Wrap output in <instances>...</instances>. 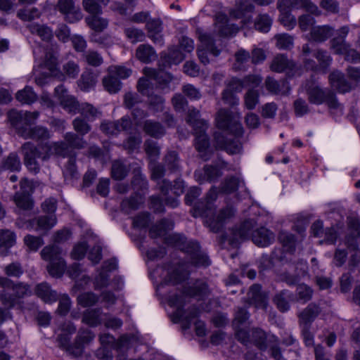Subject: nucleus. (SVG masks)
Instances as JSON below:
<instances>
[{
  "mask_svg": "<svg viewBox=\"0 0 360 360\" xmlns=\"http://www.w3.org/2000/svg\"><path fill=\"white\" fill-rule=\"evenodd\" d=\"M217 124L221 132L214 134V139L219 148L231 154L239 153L242 150V143L239 138L243 134L242 124L233 119L229 110L221 109L217 117Z\"/></svg>",
  "mask_w": 360,
  "mask_h": 360,
  "instance_id": "obj_1",
  "label": "nucleus"
},
{
  "mask_svg": "<svg viewBox=\"0 0 360 360\" xmlns=\"http://www.w3.org/2000/svg\"><path fill=\"white\" fill-rule=\"evenodd\" d=\"M217 190L215 187H212L207 193L205 202H198L194 207L195 217L200 216L205 218V221L208 224L211 231L215 233L220 231L226 219L231 218L234 210L232 207H226L219 211L216 214L214 202L217 198Z\"/></svg>",
  "mask_w": 360,
  "mask_h": 360,
  "instance_id": "obj_2",
  "label": "nucleus"
},
{
  "mask_svg": "<svg viewBox=\"0 0 360 360\" xmlns=\"http://www.w3.org/2000/svg\"><path fill=\"white\" fill-rule=\"evenodd\" d=\"M76 330L77 328L73 323L65 322L61 326V333L58 336L59 347L74 357L81 356L85 345L90 343L95 338V334L91 330L80 328L74 342H71V335Z\"/></svg>",
  "mask_w": 360,
  "mask_h": 360,
  "instance_id": "obj_3",
  "label": "nucleus"
},
{
  "mask_svg": "<svg viewBox=\"0 0 360 360\" xmlns=\"http://www.w3.org/2000/svg\"><path fill=\"white\" fill-rule=\"evenodd\" d=\"M257 223L254 219H248L243 221L238 226L231 230V236L225 240L233 246L237 245L240 240L251 237L253 243L257 246L266 247L274 240V233L269 230L261 227L255 230Z\"/></svg>",
  "mask_w": 360,
  "mask_h": 360,
  "instance_id": "obj_4",
  "label": "nucleus"
},
{
  "mask_svg": "<svg viewBox=\"0 0 360 360\" xmlns=\"http://www.w3.org/2000/svg\"><path fill=\"white\" fill-rule=\"evenodd\" d=\"M211 294V290L207 283L203 280L197 279L191 285L184 286L179 295L175 294L169 296V304L176 307L175 315L178 319L182 317L184 311L182 307L185 306L188 298H197L203 300Z\"/></svg>",
  "mask_w": 360,
  "mask_h": 360,
  "instance_id": "obj_5",
  "label": "nucleus"
},
{
  "mask_svg": "<svg viewBox=\"0 0 360 360\" xmlns=\"http://www.w3.org/2000/svg\"><path fill=\"white\" fill-rule=\"evenodd\" d=\"M24 164L32 172L37 174L40 170V165L37 158L43 161L48 160L54 154L51 143H45L37 147L31 142H26L21 146Z\"/></svg>",
  "mask_w": 360,
  "mask_h": 360,
  "instance_id": "obj_6",
  "label": "nucleus"
},
{
  "mask_svg": "<svg viewBox=\"0 0 360 360\" xmlns=\"http://www.w3.org/2000/svg\"><path fill=\"white\" fill-rule=\"evenodd\" d=\"M61 252L60 248L54 244L45 246L40 252L41 258L49 262L47 271L53 277H61L65 272L66 264Z\"/></svg>",
  "mask_w": 360,
  "mask_h": 360,
  "instance_id": "obj_7",
  "label": "nucleus"
},
{
  "mask_svg": "<svg viewBox=\"0 0 360 360\" xmlns=\"http://www.w3.org/2000/svg\"><path fill=\"white\" fill-rule=\"evenodd\" d=\"M308 100L311 103L321 105L326 103L330 109L342 111V105L338 101L335 93L328 89H322L314 84H307Z\"/></svg>",
  "mask_w": 360,
  "mask_h": 360,
  "instance_id": "obj_8",
  "label": "nucleus"
},
{
  "mask_svg": "<svg viewBox=\"0 0 360 360\" xmlns=\"http://www.w3.org/2000/svg\"><path fill=\"white\" fill-rule=\"evenodd\" d=\"M63 139L62 141L51 143L54 154L63 158L73 155V150L83 149L87 145L82 136L74 132L65 133Z\"/></svg>",
  "mask_w": 360,
  "mask_h": 360,
  "instance_id": "obj_9",
  "label": "nucleus"
},
{
  "mask_svg": "<svg viewBox=\"0 0 360 360\" xmlns=\"http://www.w3.org/2000/svg\"><path fill=\"white\" fill-rule=\"evenodd\" d=\"M158 185L163 195L167 196L169 191H172L174 193L175 197L166 198L165 202L172 208L176 207L179 205V200L177 198L184 192V181L181 179H176L172 185L169 180L162 179L160 182H158Z\"/></svg>",
  "mask_w": 360,
  "mask_h": 360,
  "instance_id": "obj_10",
  "label": "nucleus"
},
{
  "mask_svg": "<svg viewBox=\"0 0 360 360\" xmlns=\"http://www.w3.org/2000/svg\"><path fill=\"white\" fill-rule=\"evenodd\" d=\"M56 9L63 15L65 20L70 23L78 22L82 18V11L75 6L73 0H58Z\"/></svg>",
  "mask_w": 360,
  "mask_h": 360,
  "instance_id": "obj_11",
  "label": "nucleus"
},
{
  "mask_svg": "<svg viewBox=\"0 0 360 360\" xmlns=\"http://www.w3.org/2000/svg\"><path fill=\"white\" fill-rule=\"evenodd\" d=\"M199 40L204 49H199L198 50V56L200 62L205 65L209 63L207 51L210 52L214 56H218L220 53V50L215 46L214 35L212 33H200Z\"/></svg>",
  "mask_w": 360,
  "mask_h": 360,
  "instance_id": "obj_12",
  "label": "nucleus"
},
{
  "mask_svg": "<svg viewBox=\"0 0 360 360\" xmlns=\"http://www.w3.org/2000/svg\"><path fill=\"white\" fill-rule=\"evenodd\" d=\"M145 77H141L137 83V90L142 95H149L157 83L161 82L162 75L160 72L154 69L145 68L143 70Z\"/></svg>",
  "mask_w": 360,
  "mask_h": 360,
  "instance_id": "obj_13",
  "label": "nucleus"
},
{
  "mask_svg": "<svg viewBox=\"0 0 360 360\" xmlns=\"http://www.w3.org/2000/svg\"><path fill=\"white\" fill-rule=\"evenodd\" d=\"M185 253L188 255L190 264L195 267L205 268L211 264L209 257L200 250V247L197 242H191Z\"/></svg>",
  "mask_w": 360,
  "mask_h": 360,
  "instance_id": "obj_14",
  "label": "nucleus"
},
{
  "mask_svg": "<svg viewBox=\"0 0 360 360\" xmlns=\"http://www.w3.org/2000/svg\"><path fill=\"white\" fill-rule=\"evenodd\" d=\"M12 124L18 128V134L24 139H31L39 141H44L51 138L50 131L44 127L36 126L34 127H18L17 122L14 120H12Z\"/></svg>",
  "mask_w": 360,
  "mask_h": 360,
  "instance_id": "obj_15",
  "label": "nucleus"
},
{
  "mask_svg": "<svg viewBox=\"0 0 360 360\" xmlns=\"http://www.w3.org/2000/svg\"><path fill=\"white\" fill-rule=\"evenodd\" d=\"M164 268L167 271V275L164 280L165 283H172L173 285L179 283L184 281L188 275L185 264L180 262L172 263L165 266Z\"/></svg>",
  "mask_w": 360,
  "mask_h": 360,
  "instance_id": "obj_16",
  "label": "nucleus"
},
{
  "mask_svg": "<svg viewBox=\"0 0 360 360\" xmlns=\"http://www.w3.org/2000/svg\"><path fill=\"white\" fill-rule=\"evenodd\" d=\"M55 94L58 96L63 108L69 113L78 112L81 104L76 98L68 94V90L63 85H59L55 88Z\"/></svg>",
  "mask_w": 360,
  "mask_h": 360,
  "instance_id": "obj_17",
  "label": "nucleus"
},
{
  "mask_svg": "<svg viewBox=\"0 0 360 360\" xmlns=\"http://www.w3.org/2000/svg\"><path fill=\"white\" fill-rule=\"evenodd\" d=\"M276 342L274 335L267 334L264 330L259 328H254L251 330V343H253L261 351H265L268 348V344Z\"/></svg>",
  "mask_w": 360,
  "mask_h": 360,
  "instance_id": "obj_18",
  "label": "nucleus"
},
{
  "mask_svg": "<svg viewBox=\"0 0 360 360\" xmlns=\"http://www.w3.org/2000/svg\"><path fill=\"white\" fill-rule=\"evenodd\" d=\"M131 122L129 118L123 117L117 121H104L101 124V130L106 134L114 135L122 131L131 128Z\"/></svg>",
  "mask_w": 360,
  "mask_h": 360,
  "instance_id": "obj_19",
  "label": "nucleus"
},
{
  "mask_svg": "<svg viewBox=\"0 0 360 360\" xmlns=\"http://www.w3.org/2000/svg\"><path fill=\"white\" fill-rule=\"evenodd\" d=\"M57 223L55 214L41 215L33 218L28 221L30 228L37 231H48L51 229Z\"/></svg>",
  "mask_w": 360,
  "mask_h": 360,
  "instance_id": "obj_20",
  "label": "nucleus"
},
{
  "mask_svg": "<svg viewBox=\"0 0 360 360\" xmlns=\"http://www.w3.org/2000/svg\"><path fill=\"white\" fill-rule=\"evenodd\" d=\"M248 300L249 304L255 305L256 308L266 309L267 305V298L262 291L260 285L254 284L248 292Z\"/></svg>",
  "mask_w": 360,
  "mask_h": 360,
  "instance_id": "obj_21",
  "label": "nucleus"
},
{
  "mask_svg": "<svg viewBox=\"0 0 360 360\" xmlns=\"http://www.w3.org/2000/svg\"><path fill=\"white\" fill-rule=\"evenodd\" d=\"M0 286L4 288L12 289L18 299L31 294L30 285L23 283H14L12 280L6 277H0Z\"/></svg>",
  "mask_w": 360,
  "mask_h": 360,
  "instance_id": "obj_22",
  "label": "nucleus"
},
{
  "mask_svg": "<svg viewBox=\"0 0 360 360\" xmlns=\"http://www.w3.org/2000/svg\"><path fill=\"white\" fill-rule=\"evenodd\" d=\"M216 29L220 37H227L236 34L238 32V27L229 24L226 15L219 14L216 16Z\"/></svg>",
  "mask_w": 360,
  "mask_h": 360,
  "instance_id": "obj_23",
  "label": "nucleus"
},
{
  "mask_svg": "<svg viewBox=\"0 0 360 360\" xmlns=\"http://www.w3.org/2000/svg\"><path fill=\"white\" fill-rule=\"evenodd\" d=\"M98 73L92 69L86 68L77 80V86L82 91H89L95 87L98 82Z\"/></svg>",
  "mask_w": 360,
  "mask_h": 360,
  "instance_id": "obj_24",
  "label": "nucleus"
},
{
  "mask_svg": "<svg viewBox=\"0 0 360 360\" xmlns=\"http://www.w3.org/2000/svg\"><path fill=\"white\" fill-rule=\"evenodd\" d=\"M331 86L340 93H346L351 90L352 86L348 82L343 73L338 70L333 71L328 77Z\"/></svg>",
  "mask_w": 360,
  "mask_h": 360,
  "instance_id": "obj_25",
  "label": "nucleus"
},
{
  "mask_svg": "<svg viewBox=\"0 0 360 360\" xmlns=\"http://www.w3.org/2000/svg\"><path fill=\"white\" fill-rule=\"evenodd\" d=\"M221 175V171L212 165H205L202 170H197L194 173L196 180L201 184L205 181H215Z\"/></svg>",
  "mask_w": 360,
  "mask_h": 360,
  "instance_id": "obj_26",
  "label": "nucleus"
},
{
  "mask_svg": "<svg viewBox=\"0 0 360 360\" xmlns=\"http://www.w3.org/2000/svg\"><path fill=\"white\" fill-rule=\"evenodd\" d=\"M34 291L37 296L46 303H53L58 299L57 292L46 282L37 284Z\"/></svg>",
  "mask_w": 360,
  "mask_h": 360,
  "instance_id": "obj_27",
  "label": "nucleus"
},
{
  "mask_svg": "<svg viewBox=\"0 0 360 360\" xmlns=\"http://www.w3.org/2000/svg\"><path fill=\"white\" fill-rule=\"evenodd\" d=\"M321 312L319 305L311 303L300 314V323L302 326L310 327L311 323L315 320Z\"/></svg>",
  "mask_w": 360,
  "mask_h": 360,
  "instance_id": "obj_28",
  "label": "nucleus"
},
{
  "mask_svg": "<svg viewBox=\"0 0 360 360\" xmlns=\"http://www.w3.org/2000/svg\"><path fill=\"white\" fill-rule=\"evenodd\" d=\"M349 227L351 231L346 239L347 248L352 251L359 250L357 239L360 237V223L356 219H352Z\"/></svg>",
  "mask_w": 360,
  "mask_h": 360,
  "instance_id": "obj_29",
  "label": "nucleus"
},
{
  "mask_svg": "<svg viewBox=\"0 0 360 360\" xmlns=\"http://www.w3.org/2000/svg\"><path fill=\"white\" fill-rule=\"evenodd\" d=\"M103 311L101 308L86 309L82 314V323L90 327H96L103 323Z\"/></svg>",
  "mask_w": 360,
  "mask_h": 360,
  "instance_id": "obj_30",
  "label": "nucleus"
},
{
  "mask_svg": "<svg viewBox=\"0 0 360 360\" xmlns=\"http://www.w3.org/2000/svg\"><path fill=\"white\" fill-rule=\"evenodd\" d=\"M143 130L147 135L155 139H160L166 133L165 128L160 122L152 120L143 122Z\"/></svg>",
  "mask_w": 360,
  "mask_h": 360,
  "instance_id": "obj_31",
  "label": "nucleus"
},
{
  "mask_svg": "<svg viewBox=\"0 0 360 360\" xmlns=\"http://www.w3.org/2000/svg\"><path fill=\"white\" fill-rule=\"evenodd\" d=\"M295 67V63L289 60L284 54H279L275 56L271 64V70L276 72H282L287 70H292Z\"/></svg>",
  "mask_w": 360,
  "mask_h": 360,
  "instance_id": "obj_32",
  "label": "nucleus"
},
{
  "mask_svg": "<svg viewBox=\"0 0 360 360\" xmlns=\"http://www.w3.org/2000/svg\"><path fill=\"white\" fill-rule=\"evenodd\" d=\"M294 300V295L291 292L283 290L274 296V302L281 312H285L290 309V302Z\"/></svg>",
  "mask_w": 360,
  "mask_h": 360,
  "instance_id": "obj_33",
  "label": "nucleus"
},
{
  "mask_svg": "<svg viewBox=\"0 0 360 360\" xmlns=\"http://www.w3.org/2000/svg\"><path fill=\"white\" fill-rule=\"evenodd\" d=\"M27 27L32 34L39 36L43 41H49L53 37L52 29L46 25L32 23Z\"/></svg>",
  "mask_w": 360,
  "mask_h": 360,
  "instance_id": "obj_34",
  "label": "nucleus"
},
{
  "mask_svg": "<svg viewBox=\"0 0 360 360\" xmlns=\"http://www.w3.org/2000/svg\"><path fill=\"white\" fill-rule=\"evenodd\" d=\"M136 58L144 63H149L157 58L154 49L149 44H141L136 51Z\"/></svg>",
  "mask_w": 360,
  "mask_h": 360,
  "instance_id": "obj_35",
  "label": "nucleus"
},
{
  "mask_svg": "<svg viewBox=\"0 0 360 360\" xmlns=\"http://www.w3.org/2000/svg\"><path fill=\"white\" fill-rule=\"evenodd\" d=\"M165 243L172 245L186 252L187 247L191 241H187L184 236L179 233L169 234L165 237Z\"/></svg>",
  "mask_w": 360,
  "mask_h": 360,
  "instance_id": "obj_36",
  "label": "nucleus"
},
{
  "mask_svg": "<svg viewBox=\"0 0 360 360\" xmlns=\"http://www.w3.org/2000/svg\"><path fill=\"white\" fill-rule=\"evenodd\" d=\"M333 34V28L328 25L313 27L311 29V39L316 42H323Z\"/></svg>",
  "mask_w": 360,
  "mask_h": 360,
  "instance_id": "obj_37",
  "label": "nucleus"
},
{
  "mask_svg": "<svg viewBox=\"0 0 360 360\" xmlns=\"http://www.w3.org/2000/svg\"><path fill=\"white\" fill-rule=\"evenodd\" d=\"M21 167V163L19 157L15 153H11L8 156L1 160L0 165V172L4 171L16 172Z\"/></svg>",
  "mask_w": 360,
  "mask_h": 360,
  "instance_id": "obj_38",
  "label": "nucleus"
},
{
  "mask_svg": "<svg viewBox=\"0 0 360 360\" xmlns=\"http://www.w3.org/2000/svg\"><path fill=\"white\" fill-rule=\"evenodd\" d=\"M265 86L270 93L274 94H283L285 90H288V83L286 80L278 82L271 77H266Z\"/></svg>",
  "mask_w": 360,
  "mask_h": 360,
  "instance_id": "obj_39",
  "label": "nucleus"
},
{
  "mask_svg": "<svg viewBox=\"0 0 360 360\" xmlns=\"http://www.w3.org/2000/svg\"><path fill=\"white\" fill-rule=\"evenodd\" d=\"M37 94L30 86H26L23 89L19 90L15 94L17 101L22 104H32L37 100Z\"/></svg>",
  "mask_w": 360,
  "mask_h": 360,
  "instance_id": "obj_40",
  "label": "nucleus"
},
{
  "mask_svg": "<svg viewBox=\"0 0 360 360\" xmlns=\"http://www.w3.org/2000/svg\"><path fill=\"white\" fill-rule=\"evenodd\" d=\"M76 153L68 156V160L64 166L63 169V176L66 180H71L79 177V173L76 166Z\"/></svg>",
  "mask_w": 360,
  "mask_h": 360,
  "instance_id": "obj_41",
  "label": "nucleus"
},
{
  "mask_svg": "<svg viewBox=\"0 0 360 360\" xmlns=\"http://www.w3.org/2000/svg\"><path fill=\"white\" fill-rule=\"evenodd\" d=\"M171 226V221L167 219H162L156 224L151 226L149 230V235L152 238H157L166 235L167 230Z\"/></svg>",
  "mask_w": 360,
  "mask_h": 360,
  "instance_id": "obj_42",
  "label": "nucleus"
},
{
  "mask_svg": "<svg viewBox=\"0 0 360 360\" xmlns=\"http://www.w3.org/2000/svg\"><path fill=\"white\" fill-rule=\"evenodd\" d=\"M186 121L195 131L198 129L202 131L207 128V122L205 120L200 119V112L198 110H189Z\"/></svg>",
  "mask_w": 360,
  "mask_h": 360,
  "instance_id": "obj_43",
  "label": "nucleus"
},
{
  "mask_svg": "<svg viewBox=\"0 0 360 360\" xmlns=\"http://www.w3.org/2000/svg\"><path fill=\"white\" fill-rule=\"evenodd\" d=\"M129 172V166L122 161L115 160L112 162L111 175L115 180H122L124 179L127 176Z\"/></svg>",
  "mask_w": 360,
  "mask_h": 360,
  "instance_id": "obj_44",
  "label": "nucleus"
},
{
  "mask_svg": "<svg viewBox=\"0 0 360 360\" xmlns=\"http://www.w3.org/2000/svg\"><path fill=\"white\" fill-rule=\"evenodd\" d=\"M272 22L273 19L268 14L261 13L256 17L254 26L257 31L266 33L270 30Z\"/></svg>",
  "mask_w": 360,
  "mask_h": 360,
  "instance_id": "obj_45",
  "label": "nucleus"
},
{
  "mask_svg": "<svg viewBox=\"0 0 360 360\" xmlns=\"http://www.w3.org/2000/svg\"><path fill=\"white\" fill-rule=\"evenodd\" d=\"M88 26L96 32H101L108 25V20L101 18L98 15H94L86 18Z\"/></svg>",
  "mask_w": 360,
  "mask_h": 360,
  "instance_id": "obj_46",
  "label": "nucleus"
},
{
  "mask_svg": "<svg viewBox=\"0 0 360 360\" xmlns=\"http://www.w3.org/2000/svg\"><path fill=\"white\" fill-rule=\"evenodd\" d=\"M278 238L285 251L291 253L295 250L296 239L293 234L285 231H281Z\"/></svg>",
  "mask_w": 360,
  "mask_h": 360,
  "instance_id": "obj_47",
  "label": "nucleus"
},
{
  "mask_svg": "<svg viewBox=\"0 0 360 360\" xmlns=\"http://www.w3.org/2000/svg\"><path fill=\"white\" fill-rule=\"evenodd\" d=\"M78 112L83 118L89 122L94 121L101 114L97 108L88 103H82Z\"/></svg>",
  "mask_w": 360,
  "mask_h": 360,
  "instance_id": "obj_48",
  "label": "nucleus"
},
{
  "mask_svg": "<svg viewBox=\"0 0 360 360\" xmlns=\"http://www.w3.org/2000/svg\"><path fill=\"white\" fill-rule=\"evenodd\" d=\"M164 163L172 172L180 170V159L176 151H168L164 158Z\"/></svg>",
  "mask_w": 360,
  "mask_h": 360,
  "instance_id": "obj_49",
  "label": "nucleus"
},
{
  "mask_svg": "<svg viewBox=\"0 0 360 360\" xmlns=\"http://www.w3.org/2000/svg\"><path fill=\"white\" fill-rule=\"evenodd\" d=\"M143 202V198L139 193H134L129 198L122 200L121 207L126 212L137 210L141 204Z\"/></svg>",
  "mask_w": 360,
  "mask_h": 360,
  "instance_id": "obj_50",
  "label": "nucleus"
},
{
  "mask_svg": "<svg viewBox=\"0 0 360 360\" xmlns=\"http://www.w3.org/2000/svg\"><path fill=\"white\" fill-rule=\"evenodd\" d=\"M105 89L110 94H116L121 89V82L116 77L110 73L103 79Z\"/></svg>",
  "mask_w": 360,
  "mask_h": 360,
  "instance_id": "obj_51",
  "label": "nucleus"
},
{
  "mask_svg": "<svg viewBox=\"0 0 360 360\" xmlns=\"http://www.w3.org/2000/svg\"><path fill=\"white\" fill-rule=\"evenodd\" d=\"M313 56L319 61L320 70H322L323 73H326L332 61L330 56L326 51L322 49L315 51Z\"/></svg>",
  "mask_w": 360,
  "mask_h": 360,
  "instance_id": "obj_52",
  "label": "nucleus"
},
{
  "mask_svg": "<svg viewBox=\"0 0 360 360\" xmlns=\"http://www.w3.org/2000/svg\"><path fill=\"white\" fill-rule=\"evenodd\" d=\"M84 60L89 65L93 67H98L103 63V58L101 55L96 51L88 50L83 53L82 55Z\"/></svg>",
  "mask_w": 360,
  "mask_h": 360,
  "instance_id": "obj_53",
  "label": "nucleus"
},
{
  "mask_svg": "<svg viewBox=\"0 0 360 360\" xmlns=\"http://www.w3.org/2000/svg\"><path fill=\"white\" fill-rule=\"evenodd\" d=\"M88 122L82 116L77 117L73 120L72 127L77 134L84 136L91 130V127Z\"/></svg>",
  "mask_w": 360,
  "mask_h": 360,
  "instance_id": "obj_54",
  "label": "nucleus"
},
{
  "mask_svg": "<svg viewBox=\"0 0 360 360\" xmlns=\"http://www.w3.org/2000/svg\"><path fill=\"white\" fill-rule=\"evenodd\" d=\"M205 129L195 131V148L200 153H205L209 147L210 142L207 136L205 133Z\"/></svg>",
  "mask_w": 360,
  "mask_h": 360,
  "instance_id": "obj_55",
  "label": "nucleus"
},
{
  "mask_svg": "<svg viewBox=\"0 0 360 360\" xmlns=\"http://www.w3.org/2000/svg\"><path fill=\"white\" fill-rule=\"evenodd\" d=\"M80 71L79 65L73 60H69L63 65L62 73L63 77L75 79Z\"/></svg>",
  "mask_w": 360,
  "mask_h": 360,
  "instance_id": "obj_56",
  "label": "nucleus"
},
{
  "mask_svg": "<svg viewBox=\"0 0 360 360\" xmlns=\"http://www.w3.org/2000/svg\"><path fill=\"white\" fill-rule=\"evenodd\" d=\"M124 32L127 39L134 44L139 41H143L146 38V35L143 31L134 27H126L124 30Z\"/></svg>",
  "mask_w": 360,
  "mask_h": 360,
  "instance_id": "obj_57",
  "label": "nucleus"
},
{
  "mask_svg": "<svg viewBox=\"0 0 360 360\" xmlns=\"http://www.w3.org/2000/svg\"><path fill=\"white\" fill-rule=\"evenodd\" d=\"M99 300V297L92 292L80 294L77 297V302L83 307H89L96 304Z\"/></svg>",
  "mask_w": 360,
  "mask_h": 360,
  "instance_id": "obj_58",
  "label": "nucleus"
},
{
  "mask_svg": "<svg viewBox=\"0 0 360 360\" xmlns=\"http://www.w3.org/2000/svg\"><path fill=\"white\" fill-rule=\"evenodd\" d=\"M13 200L18 207L25 210H31L32 207V202L30 200L29 193H20L16 192L13 196Z\"/></svg>",
  "mask_w": 360,
  "mask_h": 360,
  "instance_id": "obj_59",
  "label": "nucleus"
},
{
  "mask_svg": "<svg viewBox=\"0 0 360 360\" xmlns=\"http://www.w3.org/2000/svg\"><path fill=\"white\" fill-rule=\"evenodd\" d=\"M15 234L9 230L0 231V247L6 249L11 248L15 243Z\"/></svg>",
  "mask_w": 360,
  "mask_h": 360,
  "instance_id": "obj_60",
  "label": "nucleus"
},
{
  "mask_svg": "<svg viewBox=\"0 0 360 360\" xmlns=\"http://www.w3.org/2000/svg\"><path fill=\"white\" fill-rule=\"evenodd\" d=\"M24 243L26 245V246L29 248L31 251H37L38 249L41 247L44 242L41 236H34L32 235H26L24 237Z\"/></svg>",
  "mask_w": 360,
  "mask_h": 360,
  "instance_id": "obj_61",
  "label": "nucleus"
},
{
  "mask_svg": "<svg viewBox=\"0 0 360 360\" xmlns=\"http://www.w3.org/2000/svg\"><path fill=\"white\" fill-rule=\"evenodd\" d=\"M4 271L7 276L19 278L23 273V268L20 262H15L6 265Z\"/></svg>",
  "mask_w": 360,
  "mask_h": 360,
  "instance_id": "obj_62",
  "label": "nucleus"
},
{
  "mask_svg": "<svg viewBox=\"0 0 360 360\" xmlns=\"http://www.w3.org/2000/svg\"><path fill=\"white\" fill-rule=\"evenodd\" d=\"M275 38L276 46L280 49H290L293 46V37L288 34H279Z\"/></svg>",
  "mask_w": 360,
  "mask_h": 360,
  "instance_id": "obj_63",
  "label": "nucleus"
},
{
  "mask_svg": "<svg viewBox=\"0 0 360 360\" xmlns=\"http://www.w3.org/2000/svg\"><path fill=\"white\" fill-rule=\"evenodd\" d=\"M297 300L305 303L311 299L313 290L305 284L298 285L296 289Z\"/></svg>",
  "mask_w": 360,
  "mask_h": 360,
  "instance_id": "obj_64",
  "label": "nucleus"
}]
</instances>
